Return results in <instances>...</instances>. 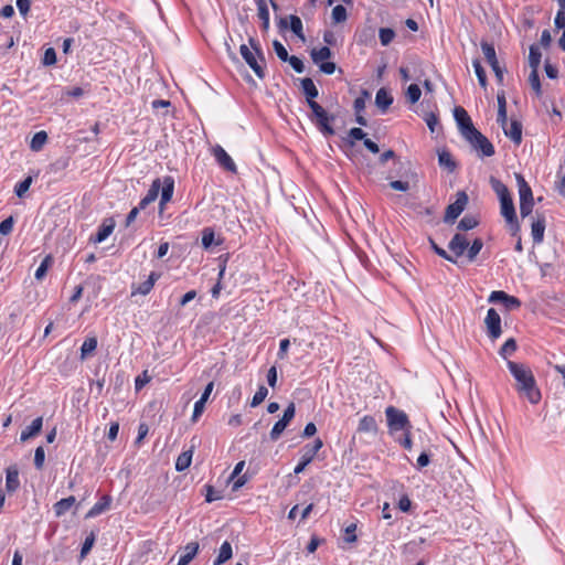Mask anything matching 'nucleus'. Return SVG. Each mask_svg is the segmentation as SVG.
Segmentation results:
<instances>
[{"mask_svg": "<svg viewBox=\"0 0 565 565\" xmlns=\"http://www.w3.org/2000/svg\"><path fill=\"white\" fill-rule=\"evenodd\" d=\"M300 87L305 95L306 103L311 110L308 118L324 137L333 136L335 130L332 122L335 120V115L329 114L318 102H316V98L319 96V90L312 78H301Z\"/></svg>", "mask_w": 565, "mask_h": 565, "instance_id": "obj_1", "label": "nucleus"}, {"mask_svg": "<svg viewBox=\"0 0 565 565\" xmlns=\"http://www.w3.org/2000/svg\"><path fill=\"white\" fill-rule=\"evenodd\" d=\"M289 20V29L290 31L299 38L301 41H305L303 25L301 19L296 14H290L288 17Z\"/></svg>", "mask_w": 565, "mask_h": 565, "instance_id": "obj_35", "label": "nucleus"}, {"mask_svg": "<svg viewBox=\"0 0 565 565\" xmlns=\"http://www.w3.org/2000/svg\"><path fill=\"white\" fill-rule=\"evenodd\" d=\"M369 97V92L367 90H362V96H359L358 98L354 99V103H353V108H354V111L360 114L364 110L365 108V99Z\"/></svg>", "mask_w": 565, "mask_h": 565, "instance_id": "obj_61", "label": "nucleus"}, {"mask_svg": "<svg viewBox=\"0 0 565 565\" xmlns=\"http://www.w3.org/2000/svg\"><path fill=\"white\" fill-rule=\"evenodd\" d=\"M174 192V179L171 175H167L161 180L160 199L162 204H167L171 201Z\"/></svg>", "mask_w": 565, "mask_h": 565, "instance_id": "obj_22", "label": "nucleus"}, {"mask_svg": "<svg viewBox=\"0 0 565 565\" xmlns=\"http://www.w3.org/2000/svg\"><path fill=\"white\" fill-rule=\"evenodd\" d=\"M541 58H542V53H541L540 46L537 44H532L530 46V52H529V65L531 67V71H533V70L539 71Z\"/></svg>", "mask_w": 565, "mask_h": 565, "instance_id": "obj_37", "label": "nucleus"}, {"mask_svg": "<svg viewBox=\"0 0 565 565\" xmlns=\"http://www.w3.org/2000/svg\"><path fill=\"white\" fill-rule=\"evenodd\" d=\"M347 17H348L347 9L342 4H337L332 9V19H333L334 23L344 22L347 20Z\"/></svg>", "mask_w": 565, "mask_h": 565, "instance_id": "obj_55", "label": "nucleus"}, {"mask_svg": "<svg viewBox=\"0 0 565 565\" xmlns=\"http://www.w3.org/2000/svg\"><path fill=\"white\" fill-rule=\"evenodd\" d=\"M205 404H206V402L204 399H201V398H199L195 402L194 408H193L192 418H191V420L193 423H195L200 418V416L203 414V412L205 409Z\"/></svg>", "mask_w": 565, "mask_h": 565, "instance_id": "obj_62", "label": "nucleus"}, {"mask_svg": "<svg viewBox=\"0 0 565 565\" xmlns=\"http://www.w3.org/2000/svg\"><path fill=\"white\" fill-rule=\"evenodd\" d=\"M406 99L411 104H416L422 96L420 87L417 84H411L405 93Z\"/></svg>", "mask_w": 565, "mask_h": 565, "instance_id": "obj_48", "label": "nucleus"}, {"mask_svg": "<svg viewBox=\"0 0 565 565\" xmlns=\"http://www.w3.org/2000/svg\"><path fill=\"white\" fill-rule=\"evenodd\" d=\"M56 62H57L56 51L54 50V47H47L44 51V54H43V57H42V64L44 66H52V65H55Z\"/></svg>", "mask_w": 565, "mask_h": 565, "instance_id": "obj_56", "label": "nucleus"}, {"mask_svg": "<svg viewBox=\"0 0 565 565\" xmlns=\"http://www.w3.org/2000/svg\"><path fill=\"white\" fill-rule=\"evenodd\" d=\"M438 163L450 173L457 169V163L448 150L438 152Z\"/></svg>", "mask_w": 565, "mask_h": 565, "instance_id": "obj_32", "label": "nucleus"}, {"mask_svg": "<svg viewBox=\"0 0 565 565\" xmlns=\"http://www.w3.org/2000/svg\"><path fill=\"white\" fill-rule=\"evenodd\" d=\"M268 395V390L265 385H259L255 395L252 398L250 406L256 407L262 404Z\"/></svg>", "mask_w": 565, "mask_h": 565, "instance_id": "obj_54", "label": "nucleus"}, {"mask_svg": "<svg viewBox=\"0 0 565 565\" xmlns=\"http://www.w3.org/2000/svg\"><path fill=\"white\" fill-rule=\"evenodd\" d=\"M45 461V451L42 446H39L34 451V466L38 470H41Z\"/></svg>", "mask_w": 565, "mask_h": 565, "instance_id": "obj_60", "label": "nucleus"}, {"mask_svg": "<svg viewBox=\"0 0 565 565\" xmlns=\"http://www.w3.org/2000/svg\"><path fill=\"white\" fill-rule=\"evenodd\" d=\"M377 429V425L375 419L370 416L365 415L360 419L358 430L361 433H375Z\"/></svg>", "mask_w": 565, "mask_h": 565, "instance_id": "obj_41", "label": "nucleus"}, {"mask_svg": "<svg viewBox=\"0 0 565 565\" xmlns=\"http://www.w3.org/2000/svg\"><path fill=\"white\" fill-rule=\"evenodd\" d=\"M193 447L186 451L181 452L175 460V470L181 472L188 469L192 461Z\"/></svg>", "mask_w": 565, "mask_h": 565, "instance_id": "obj_36", "label": "nucleus"}, {"mask_svg": "<svg viewBox=\"0 0 565 565\" xmlns=\"http://www.w3.org/2000/svg\"><path fill=\"white\" fill-rule=\"evenodd\" d=\"M380 42L383 46H387L395 38V31L391 28H381L379 31Z\"/></svg>", "mask_w": 565, "mask_h": 565, "instance_id": "obj_52", "label": "nucleus"}, {"mask_svg": "<svg viewBox=\"0 0 565 565\" xmlns=\"http://www.w3.org/2000/svg\"><path fill=\"white\" fill-rule=\"evenodd\" d=\"M160 278V274L157 271H151L148 276V279L138 285L137 287L135 285L131 286V296H135L137 294L147 296L153 288L156 281Z\"/></svg>", "mask_w": 565, "mask_h": 565, "instance_id": "obj_16", "label": "nucleus"}, {"mask_svg": "<svg viewBox=\"0 0 565 565\" xmlns=\"http://www.w3.org/2000/svg\"><path fill=\"white\" fill-rule=\"evenodd\" d=\"M366 137L365 131L360 127H353L348 131V135L342 138L345 146L352 148L356 140H364Z\"/></svg>", "mask_w": 565, "mask_h": 565, "instance_id": "obj_30", "label": "nucleus"}, {"mask_svg": "<svg viewBox=\"0 0 565 565\" xmlns=\"http://www.w3.org/2000/svg\"><path fill=\"white\" fill-rule=\"evenodd\" d=\"M504 135L510 138L516 146H520L522 142V122L518 119H511L510 127L502 128Z\"/></svg>", "mask_w": 565, "mask_h": 565, "instance_id": "obj_20", "label": "nucleus"}, {"mask_svg": "<svg viewBox=\"0 0 565 565\" xmlns=\"http://www.w3.org/2000/svg\"><path fill=\"white\" fill-rule=\"evenodd\" d=\"M257 15L262 21V30L267 32L269 30V9L266 0H256Z\"/></svg>", "mask_w": 565, "mask_h": 565, "instance_id": "obj_26", "label": "nucleus"}, {"mask_svg": "<svg viewBox=\"0 0 565 565\" xmlns=\"http://www.w3.org/2000/svg\"><path fill=\"white\" fill-rule=\"evenodd\" d=\"M19 487V469L15 465L9 466L6 470V490L8 493H13Z\"/></svg>", "mask_w": 565, "mask_h": 565, "instance_id": "obj_17", "label": "nucleus"}, {"mask_svg": "<svg viewBox=\"0 0 565 565\" xmlns=\"http://www.w3.org/2000/svg\"><path fill=\"white\" fill-rule=\"evenodd\" d=\"M484 323L487 327V334L491 340H495L501 335V318L494 308H490L487 311Z\"/></svg>", "mask_w": 565, "mask_h": 565, "instance_id": "obj_9", "label": "nucleus"}, {"mask_svg": "<svg viewBox=\"0 0 565 565\" xmlns=\"http://www.w3.org/2000/svg\"><path fill=\"white\" fill-rule=\"evenodd\" d=\"M431 452L423 449V451L419 454L417 458V468L423 469L427 467L430 463Z\"/></svg>", "mask_w": 565, "mask_h": 565, "instance_id": "obj_63", "label": "nucleus"}, {"mask_svg": "<svg viewBox=\"0 0 565 565\" xmlns=\"http://www.w3.org/2000/svg\"><path fill=\"white\" fill-rule=\"evenodd\" d=\"M288 425H289V422L284 418H280L279 420H277L270 430V434H269L270 439L277 440L281 436L284 430L287 428Z\"/></svg>", "mask_w": 565, "mask_h": 565, "instance_id": "obj_47", "label": "nucleus"}, {"mask_svg": "<svg viewBox=\"0 0 565 565\" xmlns=\"http://www.w3.org/2000/svg\"><path fill=\"white\" fill-rule=\"evenodd\" d=\"M111 501H113V499L109 494H104L99 499V501H97L89 509V511L85 515V519H93V518H96V516L100 515L102 513L106 512L107 510H109Z\"/></svg>", "mask_w": 565, "mask_h": 565, "instance_id": "obj_18", "label": "nucleus"}, {"mask_svg": "<svg viewBox=\"0 0 565 565\" xmlns=\"http://www.w3.org/2000/svg\"><path fill=\"white\" fill-rule=\"evenodd\" d=\"M43 427V417H36L32 420L31 425H29L25 429L21 431L20 440L22 443L35 437L39 435Z\"/></svg>", "mask_w": 565, "mask_h": 565, "instance_id": "obj_23", "label": "nucleus"}, {"mask_svg": "<svg viewBox=\"0 0 565 565\" xmlns=\"http://www.w3.org/2000/svg\"><path fill=\"white\" fill-rule=\"evenodd\" d=\"M546 227L545 216L536 213V218L531 225V235L535 245L541 244L544 239V232Z\"/></svg>", "mask_w": 565, "mask_h": 565, "instance_id": "obj_14", "label": "nucleus"}, {"mask_svg": "<svg viewBox=\"0 0 565 565\" xmlns=\"http://www.w3.org/2000/svg\"><path fill=\"white\" fill-rule=\"evenodd\" d=\"M273 47H274V51H275L277 57L282 62H287V60L289 58L290 55L288 54V51L286 50L284 44L281 42H279L278 40H275L273 42Z\"/></svg>", "mask_w": 565, "mask_h": 565, "instance_id": "obj_57", "label": "nucleus"}, {"mask_svg": "<svg viewBox=\"0 0 565 565\" xmlns=\"http://www.w3.org/2000/svg\"><path fill=\"white\" fill-rule=\"evenodd\" d=\"M529 83H530L532 89L535 92V95L537 97H540L542 95V87H541L539 71H535V70L531 71V73L529 75Z\"/></svg>", "mask_w": 565, "mask_h": 565, "instance_id": "obj_53", "label": "nucleus"}, {"mask_svg": "<svg viewBox=\"0 0 565 565\" xmlns=\"http://www.w3.org/2000/svg\"><path fill=\"white\" fill-rule=\"evenodd\" d=\"M333 56V52L328 45L321 46L320 49H312L310 51V57L315 64H320L323 61H328Z\"/></svg>", "mask_w": 565, "mask_h": 565, "instance_id": "obj_29", "label": "nucleus"}, {"mask_svg": "<svg viewBox=\"0 0 565 565\" xmlns=\"http://www.w3.org/2000/svg\"><path fill=\"white\" fill-rule=\"evenodd\" d=\"M480 47L486 57V61L488 62V64L490 65L495 75L497 83L499 85H503V78L507 68L500 66L493 43L482 40L480 42Z\"/></svg>", "mask_w": 565, "mask_h": 565, "instance_id": "obj_5", "label": "nucleus"}, {"mask_svg": "<svg viewBox=\"0 0 565 565\" xmlns=\"http://www.w3.org/2000/svg\"><path fill=\"white\" fill-rule=\"evenodd\" d=\"M47 141V134L44 130L38 131L33 135L30 149L32 151H40Z\"/></svg>", "mask_w": 565, "mask_h": 565, "instance_id": "obj_42", "label": "nucleus"}, {"mask_svg": "<svg viewBox=\"0 0 565 565\" xmlns=\"http://www.w3.org/2000/svg\"><path fill=\"white\" fill-rule=\"evenodd\" d=\"M483 247V242L481 238L477 237L472 241L471 245L468 246L467 257L470 262H473L477 255Z\"/></svg>", "mask_w": 565, "mask_h": 565, "instance_id": "obj_49", "label": "nucleus"}, {"mask_svg": "<svg viewBox=\"0 0 565 565\" xmlns=\"http://www.w3.org/2000/svg\"><path fill=\"white\" fill-rule=\"evenodd\" d=\"M201 243L204 249H211L213 246L223 244V238H216L214 230L212 227H205L202 231Z\"/></svg>", "mask_w": 565, "mask_h": 565, "instance_id": "obj_24", "label": "nucleus"}, {"mask_svg": "<svg viewBox=\"0 0 565 565\" xmlns=\"http://www.w3.org/2000/svg\"><path fill=\"white\" fill-rule=\"evenodd\" d=\"M489 302L502 303L507 310H514L521 307V301L514 296H510L503 290H494L488 298Z\"/></svg>", "mask_w": 565, "mask_h": 565, "instance_id": "obj_10", "label": "nucleus"}, {"mask_svg": "<svg viewBox=\"0 0 565 565\" xmlns=\"http://www.w3.org/2000/svg\"><path fill=\"white\" fill-rule=\"evenodd\" d=\"M160 188H161V179L156 178L152 181L147 194L138 203L139 209L145 211L148 207V205L153 203L159 196Z\"/></svg>", "mask_w": 565, "mask_h": 565, "instance_id": "obj_15", "label": "nucleus"}, {"mask_svg": "<svg viewBox=\"0 0 565 565\" xmlns=\"http://www.w3.org/2000/svg\"><path fill=\"white\" fill-rule=\"evenodd\" d=\"M32 182H33L32 175H28L22 181L18 182L14 186V194L20 199L24 198V195L29 191Z\"/></svg>", "mask_w": 565, "mask_h": 565, "instance_id": "obj_43", "label": "nucleus"}, {"mask_svg": "<svg viewBox=\"0 0 565 565\" xmlns=\"http://www.w3.org/2000/svg\"><path fill=\"white\" fill-rule=\"evenodd\" d=\"M212 154L214 156L218 166L222 167L224 170H226L228 172H233V173L237 172L236 164L234 163L233 159L224 150L223 147H221L220 145H215L212 148Z\"/></svg>", "mask_w": 565, "mask_h": 565, "instance_id": "obj_12", "label": "nucleus"}, {"mask_svg": "<svg viewBox=\"0 0 565 565\" xmlns=\"http://www.w3.org/2000/svg\"><path fill=\"white\" fill-rule=\"evenodd\" d=\"M507 366L515 380V390L520 396L536 405L542 398L541 391L530 366L524 363L507 360Z\"/></svg>", "mask_w": 565, "mask_h": 565, "instance_id": "obj_2", "label": "nucleus"}, {"mask_svg": "<svg viewBox=\"0 0 565 565\" xmlns=\"http://www.w3.org/2000/svg\"><path fill=\"white\" fill-rule=\"evenodd\" d=\"M454 118L462 137L476 129L469 114L461 106L454 108Z\"/></svg>", "mask_w": 565, "mask_h": 565, "instance_id": "obj_11", "label": "nucleus"}, {"mask_svg": "<svg viewBox=\"0 0 565 565\" xmlns=\"http://www.w3.org/2000/svg\"><path fill=\"white\" fill-rule=\"evenodd\" d=\"M516 349H518V344H516L515 339L510 338L500 348L499 354H500V356H502L503 359L507 360V358L509 355L513 354L516 351Z\"/></svg>", "mask_w": 565, "mask_h": 565, "instance_id": "obj_45", "label": "nucleus"}, {"mask_svg": "<svg viewBox=\"0 0 565 565\" xmlns=\"http://www.w3.org/2000/svg\"><path fill=\"white\" fill-rule=\"evenodd\" d=\"M472 66L475 68L476 76L481 87L486 88L488 85L487 74L484 68L482 67L480 61L478 58L472 61Z\"/></svg>", "mask_w": 565, "mask_h": 565, "instance_id": "obj_44", "label": "nucleus"}, {"mask_svg": "<svg viewBox=\"0 0 565 565\" xmlns=\"http://www.w3.org/2000/svg\"><path fill=\"white\" fill-rule=\"evenodd\" d=\"M51 264L52 257L50 255L44 257V259L41 262L40 266L35 270L34 277L36 280H42L46 276Z\"/></svg>", "mask_w": 565, "mask_h": 565, "instance_id": "obj_50", "label": "nucleus"}, {"mask_svg": "<svg viewBox=\"0 0 565 565\" xmlns=\"http://www.w3.org/2000/svg\"><path fill=\"white\" fill-rule=\"evenodd\" d=\"M429 245H430V248L438 255L440 256L441 258L452 263V264H456L457 260L454 256H451L450 254H448L443 247H440L439 245L436 244V242L429 237Z\"/></svg>", "mask_w": 565, "mask_h": 565, "instance_id": "obj_51", "label": "nucleus"}, {"mask_svg": "<svg viewBox=\"0 0 565 565\" xmlns=\"http://www.w3.org/2000/svg\"><path fill=\"white\" fill-rule=\"evenodd\" d=\"M387 426L391 435L396 431L403 430L408 431L412 428V424L407 414L394 406H388L385 409Z\"/></svg>", "mask_w": 565, "mask_h": 565, "instance_id": "obj_3", "label": "nucleus"}, {"mask_svg": "<svg viewBox=\"0 0 565 565\" xmlns=\"http://www.w3.org/2000/svg\"><path fill=\"white\" fill-rule=\"evenodd\" d=\"M501 215L504 217L507 222H511L515 220L516 212L513 203V199L508 198L500 201Z\"/></svg>", "mask_w": 565, "mask_h": 565, "instance_id": "obj_31", "label": "nucleus"}, {"mask_svg": "<svg viewBox=\"0 0 565 565\" xmlns=\"http://www.w3.org/2000/svg\"><path fill=\"white\" fill-rule=\"evenodd\" d=\"M469 198L465 191H458L456 193V201L450 203L446 207L444 222L447 224H452L459 217V215L465 211L468 204Z\"/></svg>", "mask_w": 565, "mask_h": 565, "instance_id": "obj_6", "label": "nucleus"}, {"mask_svg": "<svg viewBox=\"0 0 565 565\" xmlns=\"http://www.w3.org/2000/svg\"><path fill=\"white\" fill-rule=\"evenodd\" d=\"M468 246L469 242L467 237L460 233L455 234L448 244V248L456 257L462 256Z\"/></svg>", "mask_w": 565, "mask_h": 565, "instance_id": "obj_19", "label": "nucleus"}, {"mask_svg": "<svg viewBox=\"0 0 565 565\" xmlns=\"http://www.w3.org/2000/svg\"><path fill=\"white\" fill-rule=\"evenodd\" d=\"M206 493H205V501L211 503L216 500L223 499L222 491L215 490L213 486L206 484L205 486Z\"/></svg>", "mask_w": 565, "mask_h": 565, "instance_id": "obj_58", "label": "nucleus"}, {"mask_svg": "<svg viewBox=\"0 0 565 565\" xmlns=\"http://www.w3.org/2000/svg\"><path fill=\"white\" fill-rule=\"evenodd\" d=\"M473 150L479 152L481 157H491L495 153L492 142L482 135L477 128L463 137Z\"/></svg>", "mask_w": 565, "mask_h": 565, "instance_id": "obj_4", "label": "nucleus"}, {"mask_svg": "<svg viewBox=\"0 0 565 565\" xmlns=\"http://www.w3.org/2000/svg\"><path fill=\"white\" fill-rule=\"evenodd\" d=\"M323 441L320 438H316L312 444H307L302 448V455L294 469L296 475H299L305 471L306 467L313 460L317 452L322 448Z\"/></svg>", "mask_w": 565, "mask_h": 565, "instance_id": "obj_7", "label": "nucleus"}, {"mask_svg": "<svg viewBox=\"0 0 565 565\" xmlns=\"http://www.w3.org/2000/svg\"><path fill=\"white\" fill-rule=\"evenodd\" d=\"M515 179L519 188L520 202L534 201L532 189L523 175L518 173L515 174Z\"/></svg>", "mask_w": 565, "mask_h": 565, "instance_id": "obj_25", "label": "nucleus"}, {"mask_svg": "<svg viewBox=\"0 0 565 565\" xmlns=\"http://www.w3.org/2000/svg\"><path fill=\"white\" fill-rule=\"evenodd\" d=\"M233 556V548L228 541H224L220 547L218 555L213 562V565H222Z\"/></svg>", "mask_w": 565, "mask_h": 565, "instance_id": "obj_33", "label": "nucleus"}, {"mask_svg": "<svg viewBox=\"0 0 565 565\" xmlns=\"http://www.w3.org/2000/svg\"><path fill=\"white\" fill-rule=\"evenodd\" d=\"M239 53L245 63L254 71L255 75L260 79L265 78V63L259 61L257 54L253 52L246 44H242L239 46Z\"/></svg>", "mask_w": 565, "mask_h": 565, "instance_id": "obj_8", "label": "nucleus"}, {"mask_svg": "<svg viewBox=\"0 0 565 565\" xmlns=\"http://www.w3.org/2000/svg\"><path fill=\"white\" fill-rule=\"evenodd\" d=\"M424 119L430 132H436V128L438 126V116L435 113H428L424 116Z\"/></svg>", "mask_w": 565, "mask_h": 565, "instance_id": "obj_64", "label": "nucleus"}, {"mask_svg": "<svg viewBox=\"0 0 565 565\" xmlns=\"http://www.w3.org/2000/svg\"><path fill=\"white\" fill-rule=\"evenodd\" d=\"M490 184L500 201L511 198V193H510L508 186L503 182H501L499 179L491 177Z\"/></svg>", "mask_w": 565, "mask_h": 565, "instance_id": "obj_34", "label": "nucleus"}, {"mask_svg": "<svg viewBox=\"0 0 565 565\" xmlns=\"http://www.w3.org/2000/svg\"><path fill=\"white\" fill-rule=\"evenodd\" d=\"M70 160L71 158L68 156L57 158L55 161L50 163L47 172L56 174L64 171L70 166Z\"/></svg>", "mask_w": 565, "mask_h": 565, "instance_id": "obj_40", "label": "nucleus"}, {"mask_svg": "<svg viewBox=\"0 0 565 565\" xmlns=\"http://www.w3.org/2000/svg\"><path fill=\"white\" fill-rule=\"evenodd\" d=\"M393 96L385 87H382L376 92L375 105L382 114H385L388 110L390 106L393 104Z\"/></svg>", "mask_w": 565, "mask_h": 565, "instance_id": "obj_21", "label": "nucleus"}, {"mask_svg": "<svg viewBox=\"0 0 565 565\" xmlns=\"http://www.w3.org/2000/svg\"><path fill=\"white\" fill-rule=\"evenodd\" d=\"M287 62L290 64V66L296 73L301 74L305 72V64L300 57L296 55H290Z\"/></svg>", "mask_w": 565, "mask_h": 565, "instance_id": "obj_59", "label": "nucleus"}, {"mask_svg": "<svg viewBox=\"0 0 565 565\" xmlns=\"http://www.w3.org/2000/svg\"><path fill=\"white\" fill-rule=\"evenodd\" d=\"M95 541H96V534L94 531H92L84 540L83 544H82V547H81V553H79V556L81 558H85L87 556V554L90 552V550L93 548L94 544H95Z\"/></svg>", "mask_w": 565, "mask_h": 565, "instance_id": "obj_46", "label": "nucleus"}, {"mask_svg": "<svg viewBox=\"0 0 565 565\" xmlns=\"http://www.w3.org/2000/svg\"><path fill=\"white\" fill-rule=\"evenodd\" d=\"M115 226L116 223L113 217L104 218L103 223L98 226L96 234L89 237V242H93L94 244L103 243L114 232Z\"/></svg>", "mask_w": 565, "mask_h": 565, "instance_id": "obj_13", "label": "nucleus"}, {"mask_svg": "<svg viewBox=\"0 0 565 565\" xmlns=\"http://www.w3.org/2000/svg\"><path fill=\"white\" fill-rule=\"evenodd\" d=\"M199 548L200 545L198 542L188 543L184 547L185 553L180 556L177 565H189L196 556Z\"/></svg>", "mask_w": 565, "mask_h": 565, "instance_id": "obj_27", "label": "nucleus"}, {"mask_svg": "<svg viewBox=\"0 0 565 565\" xmlns=\"http://www.w3.org/2000/svg\"><path fill=\"white\" fill-rule=\"evenodd\" d=\"M76 502L74 495L61 499L53 504V511L57 518L63 516Z\"/></svg>", "mask_w": 565, "mask_h": 565, "instance_id": "obj_28", "label": "nucleus"}, {"mask_svg": "<svg viewBox=\"0 0 565 565\" xmlns=\"http://www.w3.org/2000/svg\"><path fill=\"white\" fill-rule=\"evenodd\" d=\"M97 348V338L96 337H89L86 338L81 347V359L85 360L89 355L94 353V351Z\"/></svg>", "mask_w": 565, "mask_h": 565, "instance_id": "obj_39", "label": "nucleus"}, {"mask_svg": "<svg viewBox=\"0 0 565 565\" xmlns=\"http://www.w3.org/2000/svg\"><path fill=\"white\" fill-rule=\"evenodd\" d=\"M478 225H479V220H478V217H477V216H475V215H471V214H467V215H465V216H463V217L458 222L457 230H458V231L467 232V231H470V230L476 228Z\"/></svg>", "mask_w": 565, "mask_h": 565, "instance_id": "obj_38", "label": "nucleus"}]
</instances>
